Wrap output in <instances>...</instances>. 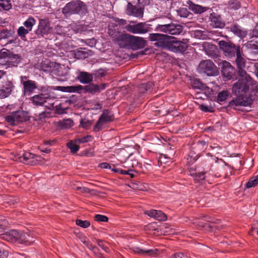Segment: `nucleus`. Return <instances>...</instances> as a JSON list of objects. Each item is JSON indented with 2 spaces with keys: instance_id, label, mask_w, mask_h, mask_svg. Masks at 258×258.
Returning <instances> with one entry per match:
<instances>
[{
  "instance_id": "nucleus-1",
  "label": "nucleus",
  "mask_w": 258,
  "mask_h": 258,
  "mask_svg": "<svg viewBox=\"0 0 258 258\" xmlns=\"http://www.w3.org/2000/svg\"><path fill=\"white\" fill-rule=\"evenodd\" d=\"M161 42V47L174 52L183 53L187 48L186 43L178 40L173 36H168L166 39Z\"/></svg>"
},
{
  "instance_id": "nucleus-2",
  "label": "nucleus",
  "mask_w": 258,
  "mask_h": 258,
  "mask_svg": "<svg viewBox=\"0 0 258 258\" xmlns=\"http://www.w3.org/2000/svg\"><path fill=\"white\" fill-rule=\"evenodd\" d=\"M240 77L241 78L234 83L232 87V92L237 96L236 98L246 97L244 95L248 91L249 86L252 85L253 82L250 77L249 80L247 77Z\"/></svg>"
},
{
  "instance_id": "nucleus-3",
  "label": "nucleus",
  "mask_w": 258,
  "mask_h": 258,
  "mask_svg": "<svg viewBox=\"0 0 258 258\" xmlns=\"http://www.w3.org/2000/svg\"><path fill=\"white\" fill-rule=\"evenodd\" d=\"M87 11L86 5L80 0L71 1L65 5L62 10V12L64 15L85 14Z\"/></svg>"
},
{
  "instance_id": "nucleus-4",
  "label": "nucleus",
  "mask_w": 258,
  "mask_h": 258,
  "mask_svg": "<svg viewBox=\"0 0 258 258\" xmlns=\"http://www.w3.org/2000/svg\"><path fill=\"white\" fill-rule=\"evenodd\" d=\"M258 100V86L255 87L251 91L250 97L238 98L233 99L229 103L231 107L250 106L253 100Z\"/></svg>"
},
{
  "instance_id": "nucleus-5",
  "label": "nucleus",
  "mask_w": 258,
  "mask_h": 258,
  "mask_svg": "<svg viewBox=\"0 0 258 258\" xmlns=\"http://www.w3.org/2000/svg\"><path fill=\"white\" fill-rule=\"evenodd\" d=\"M124 28L130 33L137 34H144L152 30L151 25L146 22L136 23L133 21H131Z\"/></svg>"
},
{
  "instance_id": "nucleus-6",
  "label": "nucleus",
  "mask_w": 258,
  "mask_h": 258,
  "mask_svg": "<svg viewBox=\"0 0 258 258\" xmlns=\"http://www.w3.org/2000/svg\"><path fill=\"white\" fill-rule=\"evenodd\" d=\"M183 29L182 26L173 23L158 24L155 28V31L168 33L170 35H179L182 32Z\"/></svg>"
},
{
  "instance_id": "nucleus-7",
  "label": "nucleus",
  "mask_w": 258,
  "mask_h": 258,
  "mask_svg": "<svg viewBox=\"0 0 258 258\" xmlns=\"http://www.w3.org/2000/svg\"><path fill=\"white\" fill-rule=\"evenodd\" d=\"M218 44L225 55L229 58L235 56V54L237 53L238 48L241 49L239 45H235L230 41L221 40L219 41Z\"/></svg>"
},
{
  "instance_id": "nucleus-8",
  "label": "nucleus",
  "mask_w": 258,
  "mask_h": 258,
  "mask_svg": "<svg viewBox=\"0 0 258 258\" xmlns=\"http://www.w3.org/2000/svg\"><path fill=\"white\" fill-rule=\"evenodd\" d=\"M198 69L200 72H203L208 76H215L218 74L217 67L213 62L209 59L202 60L199 65Z\"/></svg>"
},
{
  "instance_id": "nucleus-9",
  "label": "nucleus",
  "mask_w": 258,
  "mask_h": 258,
  "mask_svg": "<svg viewBox=\"0 0 258 258\" xmlns=\"http://www.w3.org/2000/svg\"><path fill=\"white\" fill-rule=\"evenodd\" d=\"M114 118V115L110 110L108 109L103 110L94 126V131L96 132L100 131L104 124L112 121Z\"/></svg>"
},
{
  "instance_id": "nucleus-10",
  "label": "nucleus",
  "mask_w": 258,
  "mask_h": 258,
  "mask_svg": "<svg viewBox=\"0 0 258 258\" xmlns=\"http://www.w3.org/2000/svg\"><path fill=\"white\" fill-rule=\"evenodd\" d=\"M237 53L236 55V58L235 60L237 68L238 69V74L239 77H246L248 79H250V76L247 74V73L243 70L246 66V59L244 55L243 54L242 50L238 49Z\"/></svg>"
},
{
  "instance_id": "nucleus-11",
  "label": "nucleus",
  "mask_w": 258,
  "mask_h": 258,
  "mask_svg": "<svg viewBox=\"0 0 258 258\" xmlns=\"http://www.w3.org/2000/svg\"><path fill=\"white\" fill-rule=\"evenodd\" d=\"M5 119L10 125L13 126L26 120L25 113L20 111L12 112L10 115H7Z\"/></svg>"
},
{
  "instance_id": "nucleus-12",
  "label": "nucleus",
  "mask_w": 258,
  "mask_h": 258,
  "mask_svg": "<svg viewBox=\"0 0 258 258\" xmlns=\"http://www.w3.org/2000/svg\"><path fill=\"white\" fill-rule=\"evenodd\" d=\"M14 87V84L11 81L8 79H4L0 86V98H5L8 97Z\"/></svg>"
},
{
  "instance_id": "nucleus-13",
  "label": "nucleus",
  "mask_w": 258,
  "mask_h": 258,
  "mask_svg": "<svg viewBox=\"0 0 258 258\" xmlns=\"http://www.w3.org/2000/svg\"><path fill=\"white\" fill-rule=\"evenodd\" d=\"M132 35L126 33L120 32L114 42L120 47L129 48Z\"/></svg>"
},
{
  "instance_id": "nucleus-14",
  "label": "nucleus",
  "mask_w": 258,
  "mask_h": 258,
  "mask_svg": "<svg viewBox=\"0 0 258 258\" xmlns=\"http://www.w3.org/2000/svg\"><path fill=\"white\" fill-rule=\"evenodd\" d=\"M146 45V41L144 38L132 35L129 48L138 50L144 48Z\"/></svg>"
},
{
  "instance_id": "nucleus-15",
  "label": "nucleus",
  "mask_w": 258,
  "mask_h": 258,
  "mask_svg": "<svg viewBox=\"0 0 258 258\" xmlns=\"http://www.w3.org/2000/svg\"><path fill=\"white\" fill-rule=\"evenodd\" d=\"M221 72L224 77L227 80L231 79L235 73V70L228 61H224L222 63Z\"/></svg>"
},
{
  "instance_id": "nucleus-16",
  "label": "nucleus",
  "mask_w": 258,
  "mask_h": 258,
  "mask_svg": "<svg viewBox=\"0 0 258 258\" xmlns=\"http://www.w3.org/2000/svg\"><path fill=\"white\" fill-rule=\"evenodd\" d=\"M126 13L128 16L141 18L143 17L144 10L142 8H138L133 5L131 3H128Z\"/></svg>"
},
{
  "instance_id": "nucleus-17",
  "label": "nucleus",
  "mask_w": 258,
  "mask_h": 258,
  "mask_svg": "<svg viewBox=\"0 0 258 258\" xmlns=\"http://www.w3.org/2000/svg\"><path fill=\"white\" fill-rule=\"evenodd\" d=\"M210 25L213 28H222L225 26V23L221 17L216 13H212L209 17Z\"/></svg>"
},
{
  "instance_id": "nucleus-18",
  "label": "nucleus",
  "mask_w": 258,
  "mask_h": 258,
  "mask_svg": "<svg viewBox=\"0 0 258 258\" xmlns=\"http://www.w3.org/2000/svg\"><path fill=\"white\" fill-rule=\"evenodd\" d=\"M132 250L136 253L152 256H156L159 253V250L157 249H147L140 247H134L132 248Z\"/></svg>"
},
{
  "instance_id": "nucleus-19",
  "label": "nucleus",
  "mask_w": 258,
  "mask_h": 258,
  "mask_svg": "<svg viewBox=\"0 0 258 258\" xmlns=\"http://www.w3.org/2000/svg\"><path fill=\"white\" fill-rule=\"evenodd\" d=\"M22 84L24 88V94L25 95H30L34 92V90L37 88V84L34 81H23Z\"/></svg>"
},
{
  "instance_id": "nucleus-20",
  "label": "nucleus",
  "mask_w": 258,
  "mask_h": 258,
  "mask_svg": "<svg viewBox=\"0 0 258 258\" xmlns=\"http://www.w3.org/2000/svg\"><path fill=\"white\" fill-rule=\"evenodd\" d=\"M145 214L159 221H166L167 220L166 215L161 211L152 209L146 211Z\"/></svg>"
},
{
  "instance_id": "nucleus-21",
  "label": "nucleus",
  "mask_w": 258,
  "mask_h": 258,
  "mask_svg": "<svg viewBox=\"0 0 258 258\" xmlns=\"http://www.w3.org/2000/svg\"><path fill=\"white\" fill-rule=\"evenodd\" d=\"M34 234L31 232L21 233L19 242L26 245H30L34 242Z\"/></svg>"
},
{
  "instance_id": "nucleus-22",
  "label": "nucleus",
  "mask_w": 258,
  "mask_h": 258,
  "mask_svg": "<svg viewBox=\"0 0 258 258\" xmlns=\"http://www.w3.org/2000/svg\"><path fill=\"white\" fill-rule=\"evenodd\" d=\"M126 165H124L123 167L127 169L124 170L127 173L126 175H129L131 177L133 178L135 176V172H136L135 168L138 165V162L136 160H127L126 162Z\"/></svg>"
},
{
  "instance_id": "nucleus-23",
  "label": "nucleus",
  "mask_w": 258,
  "mask_h": 258,
  "mask_svg": "<svg viewBox=\"0 0 258 258\" xmlns=\"http://www.w3.org/2000/svg\"><path fill=\"white\" fill-rule=\"evenodd\" d=\"M46 94H40L32 97L30 100L35 106L44 105L45 103Z\"/></svg>"
},
{
  "instance_id": "nucleus-24",
  "label": "nucleus",
  "mask_w": 258,
  "mask_h": 258,
  "mask_svg": "<svg viewBox=\"0 0 258 258\" xmlns=\"http://www.w3.org/2000/svg\"><path fill=\"white\" fill-rule=\"evenodd\" d=\"M187 4L188 5L189 9L195 14H201L207 11L209 9L208 7H202L199 5H196L190 1L187 2Z\"/></svg>"
},
{
  "instance_id": "nucleus-25",
  "label": "nucleus",
  "mask_w": 258,
  "mask_h": 258,
  "mask_svg": "<svg viewBox=\"0 0 258 258\" xmlns=\"http://www.w3.org/2000/svg\"><path fill=\"white\" fill-rule=\"evenodd\" d=\"M230 31L240 38H244L247 34V31L241 28V27L238 25L231 26L230 27Z\"/></svg>"
},
{
  "instance_id": "nucleus-26",
  "label": "nucleus",
  "mask_w": 258,
  "mask_h": 258,
  "mask_svg": "<svg viewBox=\"0 0 258 258\" xmlns=\"http://www.w3.org/2000/svg\"><path fill=\"white\" fill-rule=\"evenodd\" d=\"M167 37H168V35H166L160 33H152L149 35V39L152 41H157L155 45L161 46V44H162L161 42H163V40L167 38Z\"/></svg>"
},
{
  "instance_id": "nucleus-27",
  "label": "nucleus",
  "mask_w": 258,
  "mask_h": 258,
  "mask_svg": "<svg viewBox=\"0 0 258 258\" xmlns=\"http://www.w3.org/2000/svg\"><path fill=\"white\" fill-rule=\"evenodd\" d=\"M105 88V86L104 84L97 85L93 84H90L89 85L85 86L84 90L86 92L92 94H94L96 92H100L101 90H104Z\"/></svg>"
},
{
  "instance_id": "nucleus-28",
  "label": "nucleus",
  "mask_w": 258,
  "mask_h": 258,
  "mask_svg": "<svg viewBox=\"0 0 258 258\" xmlns=\"http://www.w3.org/2000/svg\"><path fill=\"white\" fill-rule=\"evenodd\" d=\"M77 78L79 81L83 84L90 83L93 79L92 74L85 72H80Z\"/></svg>"
},
{
  "instance_id": "nucleus-29",
  "label": "nucleus",
  "mask_w": 258,
  "mask_h": 258,
  "mask_svg": "<svg viewBox=\"0 0 258 258\" xmlns=\"http://www.w3.org/2000/svg\"><path fill=\"white\" fill-rule=\"evenodd\" d=\"M48 30V25L47 21L44 19H40L39 20L36 33L43 35V34L47 33Z\"/></svg>"
},
{
  "instance_id": "nucleus-30",
  "label": "nucleus",
  "mask_w": 258,
  "mask_h": 258,
  "mask_svg": "<svg viewBox=\"0 0 258 258\" xmlns=\"http://www.w3.org/2000/svg\"><path fill=\"white\" fill-rule=\"evenodd\" d=\"M59 90L69 93L78 92L83 89V87L80 85L77 86H59L58 87Z\"/></svg>"
},
{
  "instance_id": "nucleus-31",
  "label": "nucleus",
  "mask_w": 258,
  "mask_h": 258,
  "mask_svg": "<svg viewBox=\"0 0 258 258\" xmlns=\"http://www.w3.org/2000/svg\"><path fill=\"white\" fill-rule=\"evenodd\" d=\"M0 57L3 58H6L7 59H11L13 60H17V59H20V57L18 54H12L9 51L6 49H3L0 51Z\"/></svg>"
},
{
  "instance_id": "nucleus-32",
  "label": "nucleus",
  "mask_w": 258,
  "mask_h": 258,
  "mask_svg": "<svg viewBox=\"0 0 258 258\" xmlns=\"http://www.w3.org/2000/svg\"><path fill=\"white\" fill-rule=\"evenodd\" d=\"M20 62V59L17 60H13L11 59H7L6 58L0 57V64L2 66H6V69L8 68H12L16 67Z\"/></svg>"
},
{
  "instance_id": "nucleus-33",
  "label": "nucleus",
  "mask_w": 258,
  "mask_h": 258,
  "mask_svg": "<svg viewBox=\"0 0 258 258\" xmlns=\"http://www.w3.org/2000/svg\"><path fill=\"white\" fill-rule=\"evenodd\" d=\"M78 144V143L77 142L76 139L71 140L67 143V146L70 149L71 152L72 154H75L79 150L80 147L77 145Z\"/></svg>"
},
{
  "instance_id": "nucleus-34",
  "label": "nucleus",
  "mask_w": 258,
  "mask_h": 258,
  "mask_svg": "<svg viewBox=\"0 0 258 258\" xmlns=\"http://www.w3.org/2000/svg\"><path fill=\"white\" fill-rule=\"evenodd\" d=\"M35 19L32 17H29L24 23L23 25L28 30L31 31L33 27L36 24Z\"/></svg>"
},
{
  "instance_id": "nucleus-35",
  "label": "nucleus",
  "mask_w": 258,
  "mask_h": 258,
  "mask_svg": "<svg viewBox=\"0 0 258 258\" xmlns=\"http://www.w3.org/2000/svg\"><path fill=\"white\" fill-rule=\"evenodd\" d=\"M120 32H121L115 29L114 26L113 25H109L108 29V34L112 38L113 41L115 40V39H116Z\"/></svg>"
},
{
  "instance_id": "nucleus-36",
  "label": "nucleus",
  "mask_w": 258,
  "mask_h": 258,
  "mask_svg": "<svg viewBox=\"0 0 258 258\" xmlns=\"http://www.w3.org/2000/svg\"><path fill=\"white\" fill-rule=\"evenodd\" d=\"M154 86L152 82H148L145 84H142L139 86V92L141 93H145L146 92L149 90Z\"/></svg>"
},
{
  "instance_id": "nucleus-37",
  "label": "nucleus",
  "mask_w": 258,
  "mask_h": 258,
  "mask_svg": "<svg viewBox=\"0 0 258 258\" xmlns=\"http://www.w3.org/2000/svg\"><path fill=\"white\" fill-rule=\"evenodd\" d=\"M24 161L27 164L33 163L34 162L35 155L30 152H25L23 154Z\"/></svg>"
},
{
  "instance_id": "nucleus-38",
  "label": "nucleus",
  "mask_w": 258,
  "mask_h": 258,
  "mask_svg": "<svg viewBox=\"0 0 258 258\" xmlns=\"http://www.w3.org/2000/svg\"><path fill=\"white\" fill-rule=\"evenodd\" d=\"M0 8L5 11H9L12 8L10 0H0Z\"/></svg>"
},
{
  "instance_id": "nucleus-39",
  "label": "nucleus",
  "mask_w": 258,
  "mask_h": 258,
  "mask_svg": "<svg viewBox=\"0 0 258 258\" xmlns=\"http://www.w3.org/2000/svg\"><path fill=\"white\" fill-rule=\"evenodd\" d=\"M258 184V175L251 177L246 183L245 186L246 188H251L255 186Z\"/></svg>"
},
{
  "instance_id": "nucleus-40",
  "label": "nucleus",
  "mask_w": 258,
  "mask_h": 258,
  "mask_svg": "<svg viewBox=\"0 0 258 258\" xmlns=\"http://www.w3.org/2000/svg\"><path fill=\"white\" fill-rule=\"evenodd\" d=\"M30 31L23 26L20 27L17 30L18 35L23 39L26 37V35Z\"/></svg>"
},
{
  "instance_id": "nucleus-41",
  "label": "nucleus",
  "mask_w": 258,
  "mask_h": 258,
  "mask_svg": "<svg viewBox=\"0 0 258 258\" xmlns=\"http://www.w3.org/2000/svg\"><path fill=\"white\" fill-rule=\"evenodd\" d=\"M192 85L194 88L201 90H204L206 87V86L198 79L194 80L192 82Z\"/></svg>"
},
{
  "instance_id": "nucleus-42",
  "label": "nucleus",
  "mask_w": 258,
  "mask_h": 258,
  "mask_svg": "<svg viewBox=\"0 0 258 258\" xmlns=\"http://www.w3.org/2000/svg\"><path fill=\"white\" fill-rule=\"evenodd\" d=\"M76 224L77 225L80 226L82 228H87L90 226V223L88 220H82L81 219H77L76 220Z\"/></svg>"
},
{
  "instance_id": "nucleus-43",
  "label": "nucleus",
  "mask_w": 258,
  "mask_h": 258,
  "mask_svg": "<svg viewBox=\"0 0 258 258\" xmlns=\"http://www.w3.org/2000/svg\"><path fill=\"white\" fill-rule=\"evenodd\" d=\"M204 49L208 54H211V50L215 48V46L210 44L208 42H204L203 44Z\"/></svg>"
},
{
  "instance_id": "nucleus-44",
  "label": "nucleus",
  "mask_w": 258,
  "mask_h": 258,
  "mask_svg": "<svg viewBox=\"0 0 258 258\" xmlns=\"http://www.w3.org/2000/svg\"><path fill=\"white\" fill-rule=\"evenodd\" d=\"M93 137L91 135H87L85 137L78 138L76 139L77 142L79 144L82 143H86L92 141Z\"/></svg>"
},
{
  "instance_id": "nucleus-45",
  "label": "nucleus",
  "mask_w": 258,
  "mask_h": 258,
  "mask_svg": "<svg viewBox=\"0 0 258 258\" xmlns=\"http://www.w3.org/2000/svg\"><path fill=\"white\" fill-rule=\"evenodd\" d=\"M46 99L45 103H47L48 105H44L46 107L50 108L53 106L54 102V98L50 96L48 94H46Z\"/></svg>"
},
{
  "instance_id": "nucleus-46",
  "label": "nucleus",
  "mask_w": 258,
  "mask_h": 258,
  "mask_svg": "<svg viewBox=\"0 0 258 258\" xmlns=\"http://www.w3.org/2000/svg\"><path fill=\"white\" fill-rule=\"evenodd\" d=\"M228 96V92L227 91H223L220 92L217 95V100L219 101H224Z\"/></svg>"
},
{
  "instance_id": "nucleus-47",
  "label": "nucleus",
  "mask_w": 258,
  "mask_h": 258,
  "mask_svg": "<svg viewBox=\"0 0 258 258\" xmlns=\"http://www.w3.org/2000/svg\"><path fill=\"white\" fill-rule=\"evenodd\" d=\"M60 125L62 128H68L73 125V121L71 119L64 120L61 122Z\"/></svg>"
},
{
  "instance_id": "nucleus-48",
  "label": "nucleus",
  "mask_w": 258,
  "mask_h": 258,
  "mask_svg": "<svg viewBox=\"0 0 258 258\" xmlns=\"http://www.w3.org/2000/svg\"><path fill=\"white\" fill-rule=\"evenodd\" d=\"M177 12H178V15L180 17H184V18L187 17L190 14L188 10L186 8H185L179 9Z\"/></svg>"
},
{
  "instance_id": "nucleus-49",
  "label": "nucleus",
  "mask_w": 258,
  "mask_h": 258,
  "mask_svg": "<svg viewBox=\"0 0 258 258\" xmlns=\"http://www.w3.org/2000/svg\"><path fill=\"white\" fill-rule=\"evenodd\" d=\"M12 34L10 31L3 29L0 31V39H6L11 36Z\"/></svg>"
},
{
  "instance_id": "nucleus-50",
  "label": "nucleus",
  "mask_w": 258,
  "mask_h": 258,
  "mask_svg": "<svg viewBox=\"0 0 258 258\" xmlns=\"http://www.w3.org/2000/svg\"><path fill=\"white\" fill-rule=\"evenodd\" d=\"M95 221L98 222H107L108 218L105 215L97 214L94 217Z\"/></svg>"
},
{
  "instance_id": "nucleus-51",
  "label": "nucleus",
  "mask_w": 258,
  "mask_h": 258,
  "mask_svg": "<svg viewBox=\"0 0 258 258\" xmlns=\"http://www.w3.org/2000/svg\"><path fill=\"white\" fill-rule=\"evenodd\" d=\"M21 233L20 232L17 231V230H12L10 233V235L13 237L14 240L19 241L20 240V237L21 235Z\"/></svg>"
},
{
  "instance_id": "nucleus-52",
  "label": "nucleus",
  "mask_w": 258,
  "mask_h": 258,
  "mask_svg": "<svg viewBox=\"0 0 258 258\" xmlns=\"http://www.w3.org/2000/svg\"><path fill=\"white\" fill-rule=\"evenodd\" d=\"M75 55L79 59H84L87 57L88 54L85 51H78Z\"/></svg>"
},
{
  "instance_id": "nucleus-53",
  "label": "nucleus",
  "mask_w": 258,
  "mask_h": 258,
  "mask_svg": "<svg viewBox=\"0 0 258 258\" xmlns=\"http://www.w3.org/2000/svg\"><path fill=\"white\" fill-rule=\"evenodd\" d=\"M163 229H165V230H164L163 231H164V234H166V235L172 234L174 232V230L168 226H165L164 227H162L161 229L163 230Z\"/></svg>"
},
{
  "instance_id": "nucleus-54",
  "label": "nucleus",
  "mask_w": 258,
  "mask_h": 258,
  "mask_svg": "<svg viewBox=\"0 0 258 258\" xmlns=\"http://www.w3.org/2000/svg\"><path fill=\"white\" fill-rule=\"evenodd\" d=\"M248 45L251 48L256 50L258 52V41H250L248 42Z\"/></svg>"
},
{
  "instance_id": "nucleus-55",
  "label": "nucleus",
  "mask_w": 258,
  "mask_h": 258,
  "mask_svg": "<svg viewBox=\"0 0 258 258\" xmlns=\"http://www.w3.org/2000/svg\"><path fill=\"white\" fill-rule=\"evenodd\" d=\"M201 109L204 112H212L213 111V108L212 107H210L209 106L206 105H201L200 106Z\"/></svg>"
},
{
  "instance_id": "nucleus-56",
  "label": "nucleus",
  "mask_w": 258,
  "mask_h": 258,
  "mask_svg": "<svg viewBox=\"0 0 258 258\" xmlns=\"http://www.w3.org/2000/svg\"><path fill=\"white\" fill-rule=\"evenodd\" d=\"M169 258H188L187 255L184 254L182 252H177L174 254H173Z\"/></svg>"
},
{
  "instance_id": "nucleus-57",
  "label": "nucleus",
  "mask_w": 258,
  "mask_h": 258,
  "mask_svg": "<svg viewBox=\"0 0 258 258\" xmlns=\"http://www.w3.org/2000/svg\"><path fill=\"white\" fill-rule=\"evenodd\" d=\"M258 230V222H256L252 224L249 234L251 235H254L255 232Z\"/></svg>"
},
{
  "instance_id": "nucleus-58",
  "label": "nucleus",
  "mask_w": 258,
  "mask_h": 258,
  "mask_svg": "<svg viewBox=\"0 0 258 258\" xmlns=\"http://www.w3.org/2000/svg\"><path fill=\"white\" fill-rule=\"evenodd\" d=\"M115 22L120 26H125V27L127 25L126 21L124 19L117 18L115 20Z\"/></svg>"
},
{
  "instance_id": "nucleus-59",
  "label": "nucleus",
  "mask_w": 258,
  "mask_h": 258,
  "mask_svg": "<svg viewBox=\"0 0 258 258\" xmlns=\"http://www.w3.org/2000/svg\"><path fill=\"white\" fill-rule=\"evenodd\" d=\"M198 148H201L202 150H205L207 147L206 142L204 141H199L197 143Z\"/></svg>"
},
{
  "instance_id": "nucleus-60",
  "label": "nucleus",
  "mask_w": 258,
  "mask_h": 258,
  "mask_svg": "<svg viewBox=\"0 0 258 258\" xmlns=\"http://www.w3.org/2000/svg\"><path fill=\"white\" fill-rule=\"evenodd\" d=\"M8 254V251L0 248V258H7Z\"/></svg>"
},
{
  "instance_id": "nucleus-61",
  "label": "nucleus",
  "mask_w": 258,
  "mask_h": 258,
  "mask_svg": "<svg viewBox=\"0 0 258 258\" xmlns=\"http://www.w3.org/2000/svg\"><path fill=\"white\" fill-rule=\"evenodd\" d=\"M112 171L116 173H119L123 175H126V173H127L125 170L119 168H113Z\"/></svg>"
},
{
  "instance_id": "nucleus-62",
  "label": "nucleus",
  "mask_w": 258,
  "mask_h": 258,
  "mask_svg": "<svg viewBox=\"0 0 258 258\" xmlns=\"http://www.w3.org/2000/svg\"><path fill=\"white\" fill-rule=\"evenodd\" d=\"M84 155L87 157H93L94 154L91 150H88L85 151Z\"/></svg>"
},
{
  "instance_id": "nucleus-63",
  "label": "nucleus",
  "mask_w": 258,
  "mask_h": 258,
  "mask_svg": "<svg viewBox=\"0 0 258 258\" xmlns=\"http://www.w3.org/2000/svg\"><path fill=\"white\" fill-rule=\"evenodd\" d=\"M252 36L258 38V26H256L252 32Z\"/></svg>"
},
{
  "instance_id": "nucleus-64",
  "label": "nucleus",
  "mask_w": 258,
  "mask_h": 258,
  "mask_svg": "<svg viewBox=\"0 0 258 258\" xmlns=\"http://www.w3.org/2000/svg\"><path fill=\"white\" fill-rule=\"evenodd\" d=\"M81 191L83 193H89L90 192V189L88 188L83 187L81 188Z\"/></svg>"
}]
</instances>
